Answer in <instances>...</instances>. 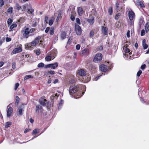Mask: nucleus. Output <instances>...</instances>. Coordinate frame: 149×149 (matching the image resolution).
<instances>
[{"mask_svg": "<svg viewBox=\"0 0 149 149\" xmlns=\"http://www.w3.org/2000/svg\"><path fill=\"white\" fill-rule=\"evenodd\" d=\"M61 17V13H59L58 14L57 18L56 19V22H58L59 19V18Z\"/></svg>", "mask_w": 149, "mask_h": 149, "instance_id": "40", "label": "nucleus"}, {"mask_svg": "<svg viewBox=\"0 0 149 149\" xmlns=\"http://www.w3.org/2000/svg\"><path fill=\"white\" fill-rule=\"evenodd\" d=\"M50 68H51L53 69H55L58 66V64L57 62L55 63H54L50 64Z\"/></svg>", "mask_w": 149, "mask_h": 149, "instance_id": "17", "label": "nucleus"}, {"mask_svg": "<svg viewBox=\"0 0 149 149\" xmlns=\"http://www.w3.org/2000/svg\"><path fill=\"white\" fill-rule=\"evenodd\" d=\"M19 86V83H16L15 84V90H16L17 89V88H18V86Z\"/></svg>", "mask_w": 149, "mask_h": 149, "instance_id": "48", "label": "nucleus"}, {"mask_svg": "<svg viewBox=\"0 0 149 149\" xmlns=\"http://www.w3.org/2000/svg\"><path fill=\"white\" fill-rule=\"evenodd\" d=\"M66 33L64 31L62 32L61 34V39L63 40L66 38Z\"/></svg>", "mask_w": 149, "mask_h": 149, "instance_id": "22", "label": "nucleus"}, {"mask_svg": "<svg viewBox=\"0 0 149 149\" xmlns=\"http://www.w3.org/2000/svg\"><path fill=\"white\" fill-rule=\"evenodd\" d=\"M26 7L25 6H23L22 7V9L21 10L22 11H24L25 10Z\"/></svg>", "mask_w": 149, "mask_h": 149, "instance_id": "60", "label": "nucleus"}, {"mask_svg": "<svg viewBox=\"0 0 149 149\" xmlns=\"http://www.w3.org/2000/svg\"><path fill=\"white\" fill-rule=\"evenodd\" d=\"M36 54L37 56L39 55L40 54V49H37L36 51Z\"/></svg>", "mask_w": 149, "mask_h": 149, "instance_id": "41", "label": "nucleus"}, {"mask_svg": "<svg viewBox=\"0 0 149 149\" xmlns=\"http://www.w3.org/2000/svg\"><path fill=\"white\" fill-rule=\"evenodd\" d=\"M4 4V2L3 0H0V6H2Z\"/></svg>", "mask_w": 149, "mask_h": 149, "instance_id": "47", "label": "nucleus"}, {"mask_svg": "<svg viewBox=\"0 0 149 149\" xmlns=\"http://www.w3.org/2000/svg\"><path fill=\"white\" fill-rule=\"evenodd\" d=\"M145 29L146 33H147L149 30V22H147L145 24Z\"/></svg>", "mask_w": 149, "mask_h": 149, "instance_id": "25", "label": "nucleus"}, {"mask_svg": "<svg viewBox=\"0 0 149 149\" xmlns=\"http://www.w3.org/2000/svg\"><path fill=\"white\" fill-rule=\"evenodd\" d=\"M79 88L78 86H71L69 89V92L70 94V93H74L76 92L79 90Z\"/></svg>", "mask_w": 149, "mask_h": 149, "instance_id": "5", "label": "nucleus"}, {"mask_svg": "<svg viewBox=\"0 0 149 149\" xmlns=\"http://www.w3.org/2000/svg\"><path fill=\"white\" fill-rule=\"evenodd\" d=\"M146 40L145 39H143L142 41V45L143 48L144 49H146L148 47V45L146 43Z\"/></svg>", "mask_w": 149, "mask_h": 149, "instance_id": "24", "label": "nucleus"}, {"mask_svg": "<svg viewBox=\"0 0 149 149\" xmlns=\"http://www.w3.org/2000/svg\"><path fill=\"white\" fill-rule=\"evenodd\" d=\"M142 73V71L141 70H139L138 71V72L137 73V76L138 77H139L140 75Z\"/></svg>", "mask_w": 149, "mask_h": 149, "instance_id": "44", "label": "nucleus"}, {"mask_svg": "<svg viewBox=\"0 0 149 149\" xmlns=\"http://www.w3.org/2000/svg\"><path fill=\"white\" fill-rule=\"evenodd\" d=\"M102 54L98 53L96 54L93 59V61L96 63H99L102 60Z\"/></svg>", "mask_w": 149, "mask_h": 149, "instance_id": "4", "label": "nucleus"}, {"mask_svg": "<svg viewBox=\"0 0 149 149\" xmlns=\"http://www.w3.org/2000/svg\"><path fill=\"white\" fill-rule=\"evenodd\" d=\"M45 61H50L53 59L52 57L49 54L45 57Z\"/></svg>", "mask_w": 149, "mask_h": 149, "instance_id": "23", "label": "nucleus"}, {"mask_svg": "<svg viewBox=\"0 0 149 149\" xmlns=\"http://www.w3.org/2000/svg\"><path fill=\"white\" fill-rule=\"evenodd\" d=\"M28 11L27 12L29 13H32L34 11V10L31 7H29L27 9Z\"/></svg>", "mask_w": 149, "mask_h": 149, "instance_id": "28", "label": "nucleus"}, {"mask_svg": "<svg viewBox=\"0 0 149 149\" xmlns=\"http://www.w3.org/2000/svg\"><path fill=\"white\" fill-rule=\"evenodd\" d=\"M13 8L12 7L9 8L7 10L8 13H12L13 11Z\"/></svg>", "mask_w": 149, "mask_h": 149, "instance_id": "38", "label": "nucleus"}, {"mask_svg": "<svg viewBox=\"0 0 149 149\" xmlns=\"http://www.w3.org/2000/svg\"><path fill=\"white\" fill-rule=\"evenodd\" d=\"M39 133L38 130L36 129L34 130L32 132V135H36Z\"/></svg>", "mask_w": 149, "mask_h": 149, "instance_id": "29", "label": "nucleus"}, {"mask_svg": "<svg viewBox=\"0 0 149 149\" xmlns=\"http://www.w3.org/2000/svg\"><path fill=\"white\" fill-rule=\"evenodd\" d=\"M12 67L13 69H15L16 68L15 63V62H13L12 64Z\"/></svg>", "mask_w": 149, "mask_h": 149, "instance_id": "54", "label": "nucleus"}, {"mask_svg": "<svg viewBox=\"0 0 149 149\" xmlns=\"http://www.w3.org/2000/svg\"><path fill=\"white\" fill-rule=\"evenodd\" d=\"M44 64L42 63H40L38 65V68H42L44 67Z\"/></svg>", "mask_w": 149, "mask_h": 149, "instance_id": "37", "label": "nucleus"}, {"mask_svg": "<svg viewBox=\"0 0 149 149\" xmlns=\"http://www.w3.org/2000/svg\"><path fill=\"white\" fill-rule=\"evenodd\" d=\"M39 102L40 104L44 106H45L46 104H48L49 102H47L46 99H44L42 98H40L39 100Z\"/></svg>", "mask_w": 149, "mask_h": 149, "instance_id": "9", "label": "nucleus"}, {"mask_svg": "<svg viewBox=\"0 0 149 149\" xmlns=\"http://www.w3.org/2000/svg\"><path fill=\"white\" fill-rule=\"evenodd\" d=\"M75 17H74V16L73 15H71L70 19L74 21L75 19Z\"/></svg>", "mask_w": 149, "mask_h": 149, "instance_id": "55", "label": "nucleus"}, {"mask_svg": "<svg viewBox=\"0 0 149 149\" xmlns=\"http://www.w3.org/2000/svg\"><path fill=\"white\" fill-rule=\"evenodd\" d=\"M63 100H61L59 103V105L60 106H62L63 104Z\"/></svg>", "mask_w": 149, "mask_h": 149, "instance_id": "61", "label": "nucleus"}, {"mask_svg": "<svg viewBox=\"0 0 149 149\" xmlns=\"http://www.w3.org/2000/svg\"><path fill=\"white\" fill-rule=\"evenodd\" d=\"M108 13L110 15H111L113 13V10L112 7H110L108 10Z\"/></svg>", "mask_w": 149, "mask_h": 149, "instance_id": "39", "label": "nucleus"}, {"mask_svg": "<svg viewBox=\"0 0 149 149\" xmlns=\"http://www.w3.org/2000/svg\"><path fill=\"white\" fill-rule=\"evenodd\" d=\"M103 48V47L102 46H100L98 48V50H102Z\"/></svg>", "mask_w": 149, "mask_h": 149, "instance_id": "64", "label": "nucleus"}, {"mask_svg": "<svg viewBox=\"0 0 149 149\" xmlns=\"http://www.w3.org/2000/svg\"><path fill=\"white\" fill-rule=\"evenodd\" d=\"M107 65L102 64L100 66V70L102 71L105 72L107 70Z\"/></svg>", "mask_w": 149, "mask_h": 149, "instance_id": "12", "label": "nucleus"}, {"mask_svg": "<svg viewBox=\"0 0 149 149\" xmlns=\"http://www.w3.org/2000/svg\"><path fill=\"white\" fill-rule=\"evenodd\" d=\"M102 32L103 34L105 35H107L108 32L107 27L102 26Z\"/></svg>", "mask_w": 149, "mask_h": 149, "instance_id": "11", "label": "nucleus"}, {"mask_svg": "<svg viewBox=\"0 0 149 149\" xmlns=\"http://www.w3.org/2000/svg\"><path fill=\"white\" fill-rule=\"evenodd\" d=\"M50 30V28L49 27H47L45 29V32L46 33H47Z\"/></svg>", "mask_w": 149, "mask_h": 149, "instance_id": "56", "label": "nucleus"}, {"mask_svg": "<svg viewBox=\"0 0 149 149\" xmlns=\"http://www.w3.org/2000/svg\"><path fill=\"white\" fill-rule=\"evenodd\" d=\"M137 4L138 6H140L141 7H144L145 6L144 5L143 3L141 1H139L137 3Z\"/></svg>", "mask_w": 149, "mask_h": 149, "instance_id": "31", "label": "nucleus"}, {"mask_svg": "<svg viewBox=\"0 0 149 149\" xmlns=\"http://www.w3.org/2000/svg\"><path fill=\"white\" fill-rule=\"evenodd\" d=\"M76 49L77 50H79L80 49V45L79 44H78L77 45H76Z\"/></svg>", "mask_w": 149, "mask_h": 149, "instance_id": "59", "label": "nucleus"}, {"mask_svg": "<svg viewBox=\"0 0 149 149\" xmlns=\"http://www.w3.org/2000/svg\"><path fill=\"white\" fill-rule=\"evenodd\" d=\"M40 38V37L39 36L36 37L30 43L25 45V48L27 49L32 50L33 49L31 46H35L38 43Z\"/></svg>", "mask_w": 149, "mask_h": 149, "instance_id": "1", "label": "nucleus"}, {"mask_svg": "<svg viewBox=\"0 0 149 149\" xmlns=\"http://www.w3.org/2000/svg\"><path fill=\"white\" fill-rule=\"evenodd\" d=\"M30 78H33V76L31 75H27L24 77V80H26Z\"/></svg>", "mask_w": 149, "mask_h": 149, "instance_id": "30", "label": "nucleus"}, {"mask_svg": "<svg viewBox=\"0 0 149 149\" xmlns=\"http://www.w3.org/2000/svg\"><path fill=\"white\" fill-rule=\"evenodd\" d=\"M35 29L34 28H32L30 29L29 31V33H33L35 31Z\"/></svg>", "mask_w": 149, "mask_h": 149, "instance_id": "52", "label": "nucleus"}, {"mask_svg": "<svg viewBox=\"0 0 149 149\" xmlns=\"http://www.w3.org/2000/svg\"><path fill=\"white\" fill-rule=\"evenodd\" d=\"M128 17L130 21V24L132 25L134 24V20L135 17V15L134 12H130L128 13Z\"/></svg>", "mask_w": 149, "mask_h": 149, "instance_id": "3", "label": "nucleus"}, {"mask_svg": "<svg viewBox=\"0 0 149 149\" xmlns=\"http://www.w3.org/2000/svg\"><path fill=\"white\" fill-rule=\"evenodd\" d=\"M19 97L18 96H17L16 97V102L17 103V104H18V103L19 102Z\"/></svg>", "mask_w": 149, "mask_h": 149, "instance_id": "49", "label": "nucleus"}, {"mask_svg": "<svg viewBox=\"0 0 149 149\" xmlns=\"http://www.w3.org/2000/svg\"><path fill=\"white\" fill-rule=\"evenodd\" d=\"M22 51V48L19 47L17 48H15L12 51V53L13 54H15L17 53L21 52Z\"/></svg>", "mask_w": 149, "mask_h": 149, "instance_id": "10", "label": "nucleus"}, {"mask_svg": "<svg viewBox=\"0 0 149 149\" xmlns=\"http://www.w3.org/2000/svg\"><path fill=\"white\" fill-rule=\"evenodd\" d=\"M12 104H9L7 106V116L10 117L13 112V109L12 107Z\"/></svg>", "mask_w": 149, "mask_h": 149, "instance_id": "6", "label": "nucleus"}, {"mask_svg": "<svg viewBox=\"0 0 149 149\" xmlns=\"http://www.w3.org/2000/svg\"><path fill=\"white\" fill-rule=\"evenodd\" d=\"M75 29L76 33L78 35H80L81 33V27L79 25L75 24Z\"/></svg>", "mask_w": 149, "mask_h": 149, "instance_id": "7", "label": "nucleus"}, {"mask_svg": "<svg viewBox=\"0 0 149 149\" xmlns=\"http://www.w3.org/2000/svg\"><path fill=\"white\" fill-rule=\"evenodd\" d=\"M4 41V40H3L2 38H0V45H2V44Z\"/></svg>", "mask_w": 149, "mask_h": 149, "instance_id": "62", "label": "nucleus"}, {"mask_svg": "<svg viewBox=\"0 0 149 149\" xmlns=\"http://www.w3.org/2000/svg\"><path fill=\"white\" fill-rule=\"evenodd\" d=\"M78 74L81 76H84L86 75V73L84 70L81 69L79 70Z\"/></svg>", "mask_w": 149, "mask_h": 149, "instance_id": "15", "label": "nucleus"}, {"mask_svg": "<svg viewBox=\"0 0 149 149\" xmlns=\"http://www.w3.org/2000/svg\"><path fill=\"white\" fill-rule=\"evenodd\" d=\"M121 14L120 13H117L115 16V18L116 20H118Z\"/></svg>", "mask_w": 149, "mask_h": 149, "instance_id": "35", "label": "nucleus"}, {"mask_svg": "<svg viewBox=\"0 0 149 149\" xmlns=\"http://www.w3.org/2000/svg\"><path fill=\"white\" fill-rule=\"evenodd\" d=\"M94 35V32L93 31H91L90 32V36L91 37H92Z\"/></svg>", "mask_w": 149, "mask_h": 149, "instance_id": "50", "label": "nucleus"}, {"mask_svg": "<svg viewBox=\"0 0 149 149\" xmlns=\"http://www.w3.org/2000/svg\"><path fill=\"white\" fill-rule=\"evenodd\" d=\"M50 34L52 35L54 34V29L53 28H51L50 29Z\"/></svg>", "mask_w": 149, "mask_h": 149, "instance_id": "32", "label": "nucleus"}, {"mask_svg": "<svg viewBox=\"0 0 149 149\" xmlns=\"http://www.w3.org/2000/svg\"><path fill=\"white\" fill-rule=\"evenodd\" d=\"M11 123L10 122H8L6 124L5 127L8 128L11 125Z\"/></svg>", "mask_w": 149, "mask_h": 149, "instance_id": "33", "label": "nucleus"}, {"mask_svg": "<svg viewBox=\"0 0 149 149\" xmlns=\"http://www.w3.org/2000/svg\"><path fill=\"white\" fill-rule=\"evenodd\" d=\"M144 23V21L143 20V18H140L139 20V25L140 26H141V25H143Z\"/></svg>", "mask_w": 149, "mask_h": 149, "instance_id": "27", "label": "nucleus"}, {"mask_svg": "<svg viewBox=\"0 0 149 149\" xmlns=\"http://www.w3.org/2000/svg\"><path fill=\"white\" fill-rule=\"evenodd\" d=\"M115 5L116 8L118 9V8L119 7V5L118 2H116Z\"/></svg>", "mask_w": 149, "mask_h": 149, "instance_id": "51", "label": "nucleus"}, {"mask_svg": "<svg viewBox=\"0 0 149 149\" xmlns=\"http://www.w3.org/2000/svg\"><path fill=\"white\" fill-rule=\"evenodd\" d=\"M14 8L19 11L22 9V7L19 5V3H17L15 5Z\"/></svg>", "mask_w": 149, "mask_h": 149, "instance_id": "18", "label": "nucleus"}, {"mask_svg": "<svg viewBox=\"0 0 149 149\" xmlns=\"http://www.w3.org/2000/svg\"><path fill=\"white\" fill-rule=\"evenodd\" d=\"M12 22H13V20L12 19H11L9 18L8 19L7 23H8V27L11 24Z\"/></svg>", "mask_w": 149, "mask_h": 149, "instance_id": "34", "label": "nucleus"}, {"mask_svg": "<svg viewBox=\"0 0 149 149\" xmlns=\"http://www.w3.org/2000/svg\"><path fill=\"white\" fill-rule=\"evenodd\" d=\"M17 25L16 23L13 24H12L10 26V29L9 31V32L13 31V29L15 28H16L17 26Z\"/></svg>", "mask_w": 149, "mask_h": 149, "instance_id": "19", "label": "nucleus"}, {"mask_svg": "<svg viewBox=\"0 0 149 149\" xmlns=\"http://www.w3.org/2000/svg\"><path fill=\"white\" fill-rule=\"evenodd\" d=\"M89 52V49H84L81 52V54L82 55L86 56L88 54Z\"/></svg>", "mask_w": 149, "mask_h": 149, "instance_id": "14", "label": "nucleus"}, {"mask_svg": "<svg viewBox=\"0 0 149 149\" xmlns=\"http://www.w3.org/2000/svg\"><path fill=\"white\" fill-rule=\"evenodd\" d=\"M29 29L27 28L25 29H23L21 31V33L24 38H27L29 36H31L29 35Z\"/></svg>", "mask_w": 149, "mask_h": 149, "instance_id": "2", "label": "nucleus"}, {"mask_svg": "<svg viewBox=\"0 0 149 149\" xmlns=\"http://www.w3.org/2000/svg\"><path fill=\"white\" fill-rule=\"evenodd\" d=\"M24 105L23 104L19 106L18 108V112L20 116H22V112L24 111Z\"/></svg>", "mask_w": 149, "mask_h": 149, "instance_id": "13", "label": "nucleus"}, {"mask_svg": "<svg viewBox=\"0 0 149 149\" xmlns=\"http://www.w3.org/2000/svg\"><path fill=\"white\" fill-rule=\"evenodd\" d=\"M94 17H92L91 18L88 19L87 21L90 24H93L94 22Z\"/></svg>", "mask_w": 149, "mask_h": 149, "instance_id": "26", "label": "nucleus"}, {"mask_svg": "<svg viewBox=\"0 0 149 149\" xmlns=\"http://www.w3.org/2000/svg\"><path fill=\"white\" fill-rule=\"evenodd\" d=\"M146 65L145 64H143V65H142L141 68V69H142V70H144V69L145 68H146Z\"/></svg>", "mask_w": 149, "mask_h": 149, "instance_id": "57", "label": "nucleus"}, {"mask_svg": "<svg viewBox=\"0 0 149 149\" xmlns=\"http://www.w3.org/2000/svg\"><path fill=\"white\" fill-rule=\"evenodd\" d=\"M145 34V31L144 30L142 29L141 31V36H143Z\"/></svg>", "mask_w": 149, "mask_h": 149, "instance_id": "43", "label": "nucleus"}, {"mask_svg": "<svg viewBox=\"0 0 149 149\" xmlns=\"http://www.w3.org/2000/svg\"><path fill=\"white\" fill-rule=\"evenodd\" d=\"M123 49L126 54L125 55H127L128 54H128L130 52V50L127 47L125 46L123 47Z\"/></svg>", "mask_w": 149, "mask_h": 149, "instance_id": "20", "label": "nucleus"}, {"mask_svg": "<svg viewBox=\"0 0 149 149\" xmlns=\"http://www.w3.org/2000/svg\"><path fill=\"white\" fill-rule=\"evenodd\" d=\"M54 20H53L52 19H50L49 21V25L51 26L52 25L53 23Z\"/></svg>", "mask_w": 149, "mask_h": 149, "instance_id": "42", "label": "nucleus"}, {"mask_svg": "<svg viewBox=\"0 0 149 149\" xmlns=\"http://www.w3.org/2000/svg\"><path fill=\"white\" fill-rule=\"evenodd\" d=\"M72 39L71 37L69 38L67 42V44H68L70 45V44L71 42L72 41Z\"/></svg>", "mask_w": 149, "mask_h": 149, "instance_id": "45", "label": "nucleus"}, {"mask_svg": "<svg viewBox=\"0 0 149 149\" xmlns=\"http://www.w3.org/2000/svg\"><path fill=\"white\" fill-rule=\"evenodd\" d=\"M42 107L41 106H40L39 105H37L36 106V112H38L40 110V112L42 111Z\"/></svg>", "mask_w": 149, "mask_h": 149, "instance_id": "21", "label": "nucleus"}, {"mask_svg": "<svg viewBox=\"0 0 149 149\" xmlns=\"http://www.w3.org/2000/svg\"><path fill=\"white\" fill-rule=\"evenodd\" d=\"M76 22L78 24H81L80 19L79 18H77L76 19Z\"/></svg>", "mask_w": 149, "mask_h": 149, "instance_id": "46", "label": "nucleus"}, {"mask_svg": "<svg viewBox=\"0 0 149 149\" xmlns=\"http://www.w3.org/2000/svg\"><path fill=\"white\" fill-rule=\"evenodd\" d=\"M49 73L51 74H54V71H50L49 72Z\"/></svg>", "mask_w": 149, "mask_h": 149, "instance_id": "63", "label": "nucleus"}, {"mask_svg": "<svg viewBox=\"0 0 149 149\" xmlns=\"http://www.w3.org/2000/svg\"><path fill=\"white\" fill-rule=\"evenodd\" d=\"M11 38H9L8 37H7L6 38V41L7 42H9L11 40Z\"/></svg>", "mask_w": 149, "mask_h": 149, "instance_id": "53", "label": "nucleus"}, {"mask_svg": "<svg viewBox=\"0 0 149 149\" xmlns=\"http://www.w3.org/2000/svg\"><path fill=\"white\" fill-rule=\"evenodd\" d=\"M126 11L127 12H128V13H129L130 12H133L132 9L129 7H127L126 8Z\"/></svg>", "mask_w": 149, "mask_h": 149, "instance_id": "36", "label": "nucleus"}, {"mask_svg": "<svg viewBox=\"0 0 149 149\" xmlns=\"http://www.w3.org/2000/svg\"><path fill=\"white\" fill-rule=\"evenodd\" d=\"M50 64H47L45 65V66H44V68H50Z\"/></svg>", "mask_w": 149, "mask_h": 149, "instance_id": "58", "label": "nucleus"}, {"mask_svg": "<svg viewBox=\"0 0 149 149\" xmlns=\"http://www.w3.org/2000/svg\"><path fill=\"white\" fill-rule=\"evenodd\" d=\"M57 53V50L54 49L51 51L49 54L52 57V59H54L56 56Z\"/></svg>", "mask_w": 149, "mask_h": 149, "instance_id": "8", "label": "nucleus"}, {"mask_svg": "<svg viewBox=\"0 0 149 149\" xmlns=\"http://www.w3.org/2000/svg\"><path fill=\"white\" fill-rule=\"evenodd\" d=\"M77 9L79 15L80 16H81L83 13V11L82 8L81 7H78Z\"/></svg>", "mask_w": 149, "mask_h": 149, "instance_id": "16", "label": "nucleus"}]
</instances>
